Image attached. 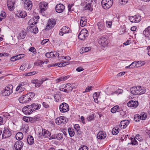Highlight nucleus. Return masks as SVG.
<instances>
[{"label":"nucleus","mask_w":150,"mask_h":150,"mask_svg":"<svg viewBox=\"0 0 150 150\" xmlns=\"http://www.w3.org/2000/svg\"><path fill=\"white\" fill-rule=\"evenodd\" d=\"M108 40L106 37L103 36L100 38L98 40V43L103 46L105 47L108 44Z\"/></svg>","instance_id":"nucleus-11"},{"label":"nucleus","mask_w":150,"mask_h":150,"mask_svg":"<svg viewBox=\"0 0 150 150\" xmlns=\"http://www.w3.org/2000/svg\"><path fill=\"white\" fill-rule=\"evenodd\" d=\"M62 123L61 119L60 118V117H57V125H59Z\"/></svg>","instance_id":"nucleus-58"},{"label":"nucleus","mask_w":150,"mask_h":150,"mask_svg":"<svg viewBox=\"0 0 150 150\" xmlns=\"http://www.w3.org/2000/svg\"><path fill=\"white\" fill-rule=\"evenodd\" d=\"M30 28L32 29V31H31L32 32L34 33H36L38 32V29L37 27H35V28H33L31 26Z\"/></svg>","instance_id":"nucleus-45"},{"label":"nucleus","mask_w":150,"mask_h":150,"mask_svg":"<svg viewBox=\"0 0 150 150\" xmlns=\"http://www.w3.org/2000/svg\"><path fill=\"white\" fill-rule=\"evenodd\" d=\"M63 135L62 133H59L57 134V139L59 140H62L63 138Z\"/></svg>","instance_id":"nucleus-44"},{"label":"nucleus","mask_w":150,"mask_h":150,"mask_svg":"<svg viewBox=\"0 0 150 150\" xmlns=\"http://www.w3.org/2000/svg\"><path fill=\"white\" fill-rule=\"evenodd\" d=\"M23 112L26 115H29L32 113L33 111L30 105L24 107L22 109Z\"/></svg>","instance_id":"nucleus-13"},{"label":"nucleus","mask_w":150,"mask_h":150,"mask_svg":"<svg viewBox=\"0 0 150 150\" xmlns=\"http://www.w3.org/2000/svg\"><path fill=\"white\" fill-rule=\"evenodd\" d=\"M60 118L61 119L62 123H66V118L64 117L63 116L60 117Z\"/></svg>","instance_id":"nucleus-56"},{"label":"nucleus","mask_w":150,"mask_h":150,"mask_svg":"<svg viewBox=\"0 0 150 150\" xmlns=\"http://www.w3.org/2000/svg\"><path fill=\"white\" fill-rule=\"evenodd\" d=\"M106 23L108 27L111 28V27L112 22L111 21H107Z\"/></svg>","instance_id":"nucleus-60"},{"label":"nucleus","mask_w":150,"mask_h":150,"mask_svg":"<svg viewBox=\"0 0 150 150\" xmlns=\"http://www.w3.org/2000/svg\"><path fill=\"white\" fill-rule=\"evenodd\" d=\"M74 128L77 131L78 134H81V132L79 131V126L78 124H75L74 126Z\"/></svg>","instance_id":"nucleus-42"},{"label":"nucleus","mask_w":150,"mask_h":150,"mask_svg":"<svg viewBox=\"0 0 150 150\" xmlns=\"http://www.w3.org/2000/svg\"><path fill=\"white\" fill-rule=\"evenodd\" d=\"M84 70V69L83 68H82L81 67H78L76 69V71L78 72Z\"/></svg>","instance_id":"nucleus-64"},{"label":"nucleus","mask_w":150,"mask_h":150,"mask_svg":"<svg viewBox=\"0 0 150 150\" xmlns=\"http://www.w3.org/2000/svg\"><path fill=\"white\" fill-rule=\"evenodd\" d=\"M91 49L90 47H82V51L83 52H86L88 51Z\"/></svg>","instance_id":"nucleus-49"},{"label":"nucleus","mask_w":150,"mask_h":150,"mask_svg":"<svg viewBox=\"0 0 150 150\" xmlns=\"http://www.w3.org/2000/svg\"><path fill=\"white\" fill-rule=\"evenodd\" d=\"M43 63L42 61L40 60H38L36 61L34 63L35 65L38 66L42 64Z\"/></svg>","instance_id":"nucleus-47"},{"label":"nucleus","mask_w":150,"mask_h":150,"mask_svg":"<svg viewBox=\"0 0 150 150\" xmlns=\"http://www.w3.org/2000/svg\"><path fill=\"white\" fill-rule=\"evenodd\" d=\"M135 139H136L140 141L142 139V138L141 136L139 134H137L135 137Z\"/></svg>","instance_id":"nucleus-62"},{"label":"nucleus","mask_w":150,"mask_h":150,"mask_svg":"<svg viewBox=\"0 0 150 150\" xmlns=\"http://www.w3.org/2000/svg\"><path fill=\"white\" fill-rule=\"evenodd\" d=\"M119 128L118 126H116L112 129V134L114 135H116L119 133Z\"/></svg>","instance_id":"nucleus-31"},{"label":"nucleus","mask_w":150,"mask_h":150,"mask_svg":"<svg viewBox=\"0 0 150 150\" xmlns=\"http://www.w3.org/2000/svg\"><path fill=\"white\" fill-rule=\"evenodd\" d=\"M37 73V72L36 71H33L32 72H29L26 74H24V75L25 76H29L35 75V74H36Z\"/></svg>","instance_id":"nucleus-46"},{"label":"nucleus","mask_w":150,"mask_h":150,"mask_svg":"<svg viewBox=\"0 0 150 150\" xmlns=\"http://www.w3.org/2000/svg\"><path fill=\"white\" fill-rule=\"evenodd\" d=\"M29 51L33 52L34 54L36 53V49L34 47H31L29 49Z\"/></svg>","instance_id":"nucleus-52"},{"label":"nucleus","mask_w":150,"mask_h":150,"mask_svg":"<svg viewBox=\"0 0 150 150\" xmlns=\"http://www.w3.org/2000/svg\"><path fill=\"white\" fill-rule=\"evenodd\" d=\"M13 86L12 85L9 84L5 87L2 91V95L4 96H8L11 94L13 92Z\"/></svg>","instance_id":"nucleus-3"},{"label":"nucleus","mask_w":150,"mask_h":150,"mask_svg":"<svg viewBox=\"0 0 150 150\" xmlns=\"http://www.w3.org/2000/svg\"><path fill=\"white\" fill-rule=\"evenodd\" d=\"M87 119L88 121H90L91 120H93L94 119V114H92L89 116L88 118H87Z\"/></svg>","instance_id":"nucleus-50"},{"label":"nucleus","mask_w":150,"mask_h":150,"mask_svg":"<svg viewBox=\"0 0 150 150\" xmlns=\"http://www.w3.org/2000/svg\"><path fill=\"white\" fill-rule=\"evenodd\" d=\"M23 120L26 122H28L30 120V118L28 117H23Z\"/></svg>","instance_id":"nucleus-63"},{"label":"nucleus","mask_w":150,"mask_h":150,"mask_svg":"<svg viewBox=\"0 0 150 150\" xmlns=\"http://www.w3.org/2000/svg\"><path fill=\"white\" fill-rule=\"evenodd\" d=\"M138 101L131 100L128 102L127 105L130 107L136 108L138 106Z\"/></svg>","instance_id":"nucleus-19"},{"label":"nucleus","mask_w":150,"mask_h":150,"mask_svg":"<svg viewBox=\"0 0 150 150\" xmlns=\"http://www.w3.org/2000/svg\"><path fill=\"white\" fill-rule=\"evenodd\" d=\"M85 18L82 17L80 21V24L81 26L82 27H83L85 26L86 24V23L87 22L85 21Z\"/></svg>","instance_id":"nucleus-38"},{"label":"nucleus","mask_w":150,"mask_h":150,"mask_svg":"<svg viewBox=\"0 0 150 150\" xmlns=\"http://www.w3.org/2000/svg\"><path fill=\"white\" fill-rule=\"evenodd\" d=\"M34 93L31 92L28 93L25 95H23L19 98L20 103H27L31 100L35 96Z\"/></svg>","instance_id":"nucleus-1"},{"label":"nucleus","mask_w":150,"mask_h":150,"mask_svg":"<svg viewBox=\"0 0 150 150\" xmlns=\"http://www.w3.org/2000/svg\"><path fill=\"white\" fill-rule=\"evenodd\" d=\"M27 33L26 32L23 31L19 34L18 38V39H24Z\"/></svg>","instance_id":"nucleus-28"},{"label":"nucleus","mask_w":150,"mask_h":150,"mask_svg":"<svg viewBox=\"0 0 150 150\" xmlns=\"http://www.w3.org/2000/svg\"><path fill=\"white\" fill-rule=\"evenodd\" d=\"M15 2L12 0H7V5L9 10L12 11L14 10V5Z\"/></svg>","instance_id":"nucleus-18"},{"label":"nucleus","mask_w":150,"mask_h":150,"mask_svg":"<svg viewBox=\"0 0 150 150\" xmlns=\"http://www.w3.org/2000/svg\"><path fill=\"white\" fill-rule=\"evenodd\" d=\"M143 34L145 36L146 39L150 40V26H149L145 29L143 32Z\"/></svg>","instance_id":"nucleus-16"},{"label":"nucleus","mask_w":150,"mask_h":150,"mask_svg":"<svg viewBox=\"0 0 150 150\" xmlns=\"http://www.w3.org/2000/svg\"><path fill=\"white\" fill-rule=\"evenodd\" d=\"M38 23L37 20L35 21L34 18H32L30 19L28 22V24L30 25H34Z\"/></svg>","instance_id":"nucleus-33"},{"label":"nucleus","mask_w":150,"mask_h":150,"mask_svg":"<svg viewBox=\"0 0 150 150\" xmlns=\"http://www.w3.org/2000/svg\"><path fill=\"white\" fill-rule=\"evenodd\" d=\"M137 64L136 62H133L129 66L126 67V68H133L137 67Z\"/></svg>","instance_id":"nucleus-32"},{"label":"nucleus","mask_w":150,"mask_h":150,"mask_svg":"<svg viewBox=\"0 0 150 150\" xmlns=\"http://www.w3.org/2000/svg\"><path fill=\"white\" fill-rule=\"evenodd\" d=\"M59 110L62 112H65L69 111V106L67 103H63L61 104L59 106Z\"/></svg>","instance_id":"nucleus-7"},{"label":"nucleus","mask_w":150,"mask_h":150,"mask_svg":"<svg viewBox=\"0 0 150 150\" xmlns=\"http://www.w3.org/2000/svg\"><path fill=\"white\" fill-rule=\"evenodd\" d=\"M98 26L99 30L100 31L104 30L105 28L103 24L100 22L98 23Z\"/></svg>","instance_id":"nucleus-40"},{"label":"nucleus","mask_w":150,"mask_h":150,"mask_svg":"<svg viewBox=\"0 0 150 150\" xmlns=\"http://www.w3.org/2000/svg\"><path fill=\"white\" fill-rule=\"evenodd\" d=\"M24 4V7L25 9L28 11L31 9L33 6V4L31 1L29 0H25Z\"/></svg>","instance_id":"nucleus-8"},{"label":"nucleus","mask_w":150,"mask_h":150,"mask_svg":"<svg viewBox=\"0 0 150 150\" xmlns=\"http://www.w3.org/2000/svg\"><path fill=\"white\" fill-rule=\"evenodd\" d=\"M130 139L131 140V144L133 145H135L137 144V142L135 138L131 137Z\"/></svg>","instance_id":"nucleus-41"},{"label":"nucleus","mask_w":150,"mask_h":150,"mask_svg":"<svg viewBox=\"0 0 150 150\" xmlns=\"http://www.w3.org/2000/svg\"><path fill=\"white\" fill-rule=\"evenodd\" d=\"M47 79L46 78H42L40 80H38V79H37L35 86L38 87L40 86L43 82L46 81Z\"/></svg>","instance_id":"nucleus-26"},{"label":"nucleus","mask_w":150,"mask_h":150,"mask_svg":"<svg viewBox=\"0 0 150 150\" xmlns=\"http://www.w3.org/2000/svg\"><path fill=\"white\" fill-rule=\"evenodd\" d=\"M64 8V6L62 4H57V13H62Z\"/></svg>","instance_id":"nucleus-23"},{"label":"nucleus","mask_w":150,"mask_h":150,"mask_svg":"<svg viewBox=\"0 0 150 150\" xmlns=\"http://www.w3.org/2000/svg\"><path fill=\"white\" fill-rule=\"evenodd\" d=\"M106 136L105 133L102 131H100L98 132L97 135V137L98 139H105Z\"/></svg>","instance_id":"nucleus-22"},{"label":"nucleus","mask_w":150,"mask_h":150,"mask_svg":"<svg viewBox=\"0 0 150 150\" xmlns=\"http://www.w3.org/2000/svg\"><path fill=\"white\" fill-rule=\"evenodd\" d=\"M141 119L140 115L138 114L134 115V120L136 122L139 121Z\"/></svg>","instance_id":"nucleus-43"},{"label":"nucleus","mask_w":150,"mask_h":150,"mask_svg":"<svg viewBox=\"0 0 150 150\" xmlns=\"http://www.w3.org/2000/svg\"><path fill=\"white\" fill-rule=\"evenodd\" d=\"M50 135V133L49 132L43 129H42V132L39 133L38 134V137L40 139H42L43 137L48 138Z\"/></svg>","instance_id":"nucleus-6"},{"label":"nucleus","mask_w":150,"mask_h":150,"mask_svg":"<svg viewBox=\"0 0 150 150\" xmlns=\"http://www.w3.org/2000/svg\"><path fill=\"white\" fill-rule=\"evenodd\" d=\"M130 91L131 93L134 95H141L144 93L146 92L145 89L141 86L132 87Z\"/></svg>","instance_id":"nucleus-2"},{"label":"nucleus","mask_w":150,"mask_h":150,"mask_svg":"<svg viewBox=\"0 0 150 150\" xmlns=\"http://www.w3.org/2000/svg\"><path fill=\"white\" fill-rule=\"evenodd\" d=\"M113 4L112 0H102L101 5L103 8L105 9L109 8Z\"/></svg>","instance_id":"nucleus-4"},{"label":"nucleus","mask_w":150,"mask_h":150,"mask_svg":"<svg viewBox=\"0 0 150 150\" xmlns=\"http://www.w3.org/2000/svg\"><path fill=\"white\" fill-rule=\"evenodd\" d=\"M129 121L128 120H124L121 121L120 126L122 129H125L129 125Z\"/></svg>","instance_id":"nucleus-20"},{"label":"nucleus","mask_w":150,"mask_h":150,"mask_svg":"<svg viewBox=\"0 0 150 150\" xmlns=\"http://www.w3.org/2000/svg\"><path fill=\"white\" fill-rule=\"evenodd\" d=\"M141 19V16L137 15L134 16H131L129 18L130 21L132 23L139 22L140 21Z\"/></svg>","instance_id":"nucleus-15"},{"label":"nucleus","mask_w":150,"mask_h":150,"mask_svg":"<svg viewBox=\"0 0 150 150\" xmlns=\"http://www.w3.org/2000/svg\"><path fill=\"white\" fill-rule=\"evenodd\" d=\"M24 56V54H19L16 56V59L17 60L21 59L23 58Z\"/></svg>","instance_id":"nucleus-55"},{"label":"nucleus","mask_w":150,"mask_h":150,"mask_svg":"<svg viewBox=\"0 0 150 150\" xmlns=\"http://www.w3.org/2000/svg\"><path fill=\"white\" fill-rule=\"evenodd\" d=\"M63 51H62V52H60V53H57L58 55V60L59 61H63V60L65 59H66V57H64V56H63V54H62L63 53Z\"/></svg>","instance_id":"nucleus-27"},{"label":"nucleus","mask_w":150,"mask_h":150,"mask_svg":"<svg viewBox=\"0 0 150 150\" xmlns=\"http://www.w3.org/2000/svg\"><path fill=\"white\" fill-rule=\"evenodd\" d=\"M23 143L22 141L16 142L14 145V147L17 150H21L23 146Z\"/></svg>","instance_id":"nucleus-17"},{"label":"nucleus","mask_w":150,"mask_h":150,"mask_svg":"<svg viewBox=\"0 0 150 150\" xmlns=\"http://www.w3.org/2000/svg\"><path fill=\"white\" fill-rule=\"evenodd\" d=\"M91 86H88L86 89L85 91L83 92V93H84L86 92H88L92 90Z\"/></svg>","instance_id":"nucleus-54"},{"label":"nucleus","mask_w":150,"mask_h":150,"mask_svg":"<svg viewBox=\"0 0 150 150\" xmlns=\"http://www.w3.org/2000/svg\"><path fill=\"white\" fill-rule=\"evenodd\" d=\"M79 150H88V148L87 146H83L82 147L80 148Z\"/></svg>","instance_id":"nucleus-59"},{"label":"nucleus","mask_w":150,"mask_h":150,"mask_svg":"<svg viewBox=\"0 0 150 150\" xmlns=\"http://www.w3.org/2000/svg\"><path fill=\"white\" fill-rule=\"evenodd\" d=\"M28 144L30 145L33 144L34 142V139L32 136L28 135L27 139Z\"/></svg>","instance_id":"nucleus-25"},{"label":"nucleus","mask_w":150,"mask_h":150,"mask_svg":"<svg viewBox=\"0 0 150 150\" xmlns=\"http://www.w3.org/2000/svg\"><path fill=\"white\" fill-rule=\"evenodd\" d=\"M25 89L24 87L18 86L16 88V90L17 91H18L19 93H21Z\"/></svg>","instance_id":"nucleus-36"},{"label":"nucleus","mask_w":150,"mask_h":150,"mask_svg":"<svg viewBox=\"0 0 150 150\" xmlns=\"http://www.w3.org/2000/svg\"><path fill=\"white\" fill-rule=\"evenodd\" d=\"M92 2H88V3L86 4L85 6L84 9L85 10H88L90 11H92L93 9L91 7V3Z\"/></svg>","instance_id":"nucleus-30"},{"label":"nucleus","mask_w":150,"mask_h":150,"mask_svg":"<svg viewBox=\"0 0 150 150\" xmlns=\"http://www.w3.org/2000/svg\"><path fill=\"white\" fill-rule=\"evenodd\" d=\"M73 5V4L69 5L68 6V8L69 11H74L73 9H71L72 6Z\"/></svg>","instance_id":"nucleus-61"},{"label":"nucleus","mask_w":150,"mask_h":150,"mask_svg":"<svg viewBox=\"0 0 150 150\" xmlns=\"http://www.w3.org/2000/svg\"><path fill=\"white\" fill-rule=\"evenodd\" d=\"M88 35V31L86 29L81 30L78 36V38L81 40H84Z\"/></svg>","instance_id":"nucleus-5"},{"label":"nucleus","mask_w":150,"mask_h":150,"mask_svg":"<svg viewBox=\"0 0 150 150\" xmlns=\"http://www.w3.org/2000/svg\"><path fill=\"white\" fill-rule=\"evenodd\" d=\"M140 116L141 120H145L147 117L146 113L145 112H143L141 113L140 115H139Z\"/></svg>","instance_id":"nucleus-34"},{"label":"nucleus","mask_w":150,"mask_h":150,"mask_svg":"<svg viewBox=\"0 0 150 150\" xmlns=\"http://www.w3.org/2000/svg\"><path fill=\"white\" fill-rule=\"evenodd\" d=\"M72 85L70 83H67L65 84V87L69 91V92H71L72 91L73 89V87H71Z\"/></svg>","instance_id":"nucleus-35"},{"label":"nucleus","mask_w":150,"mask_h":150,"mask_svg":"<svg viewBox=\"0 0 150 150\" xmlns=\"http://www.w3.org/2000/svg\"><path fill=\"white\" fill-rule=\"evenodd\" d=\"M33 112L39 110L40 108V105L37 103H33L30 105Z\"/></svg>","instance_id":"nucleus-24"},{"label":"nucleus","mask_w":150,"mask_h":150,"mask_svg":"<svg viewBox=\"0 0 150 150\" xmlns=\"http://www.w3.org/2000/svg\"><path fill=\"white\" fill-rule=\"evenodd\" d=\"M70 28L66 26H64L61 28L59 30V34L62 36L64 34L69 33L71 32Z\"/></svg>","instance_id":"nucleus-9"},{"label":"nucleus","mask_w":150,"mask_h":150,"mask_svg":"<svg viewBox=\"0 0 150 150\" xmlns=\"http://www.w3.org/2000/svg\"><path fill=\"white\" fill-rule=\"evenodd\" d=\"M96 93H94L93 95V98L94 101L96 103H98V97L96 96Z\"/></svg>","instance_id":"nucleus-48"},{"label":"nucleus","mask_w":150,"mask_h":150,"mask_svg":"<svg viewBox=\"0 0 150 150\" xmlns=\"http://www.w3.org/2000/svg\"><path fill=\"white\" fill-rule=\"evenodd\" d=\"M16 137L17 140H21L23 137V133L21 132L17 133L16 134Z\"/></svg>","instance_id":"nucleus-29"},{"label":"nucleus","mask_w":150,"mask_h":150,"mask_svg":"<svg viewBox=\"0 0 150 150\" xmlns=\"http://www.w3.org/2000/svg\"><path fill=\"white\" fill-rule=\"evenodd\" d=\"M3 114V115L4 118L6 117L7 119L10 118V115L8 113H4Z\"/></svg>","instance_id":"nucleus-57"},{"label":"nucleus","mask_w":150,"mask_h":150,"mask_svg":"<svg viewBox=\"0 0 150 150\" xmlns=\"http://www.w3.org/2000/svg\"><path fill=\"white\" fill-rule=\"evenodd\" d=\"M68 132L70 137H73L75 134L74 130L72 129L69 128L68 130Z\"/></svg>","instance_id":"nucleus-39"},{"label":"nucleus","mask_w":150,"mask_h":150,"mask_svg":"<svg viewBox=\"0 0 150 150\" xmlns=\"http://www.w3.org/2000/svg\"><path fill=\"white\" fill-rule=\"evenodd\" d=\"M120 4L124 5L125 4L128 2V0H119Z\"/></svg>","instance_id":"nucleus-51"},{"label":"nucleus","mask_w":150,"mask_h":150,"mask_svg":"<svg viewBox=\"0 0 150 150\" xmlns=\"http://www.w3.org/2000/svg\"><path fill=\"white\" fill-rule=\"evenodd\" d=\"M137 67L142 66L143 65L144 63V62H142L141 61H138L137 62Z\"/></svg>","instance_id":"nucleus-53"},{"label":"nucleus","mask_w":150,"mask_h":150,"mask_svg":"<svg viewBox=\"0 0 150 150\" xmlns=\"http://www.w3.org/2000/svg\"><path fill=\"white\" fill-rule=\"evenodd\" d=\"M48 3L45 2H40L39 4L40 12L42 13L46 10L47 8Z\"/></svg>","instance_id":"nucleus-14"},{"label":"nucleus","mask_w":150,"mask_h":150,"mask_svg":"<svg viewBox=\"0 0 150 150\" xmlns=\"http://www.w3.org/2000/svg\"><path fill=\"white\" fill-rule=\"evenodd\" d=\"M48 23L46 27L45 30H48L53 27L56 24V21L54 19H52L49 20Z\"/></svg>","instance_id":"nucleus-10"},{"label":"nucleus","mask_w":150,"mask_h":150,"mask_svg":"<svg viewBox=\"0 0 150 150\" xmlns=\"http://www.w3.org/2000/svg\"><path fill=\"white\" fill-rule=\"evenodd\" d=\"M16 15L18 17L24 18L26 16L27 14L25 11H17Z\"/></svg>","instance_id":"nucleus-21"},{"label":"nucleus","mask_w":150,"mask_h":150,"mask_svg":"<svg viewBox=\"0 0 150 150\" xmlns=\"http://www.w3.org/2000/svg\"><path fill=\"white\" fill-rule=\"evenodd\" d=\"M11 135V133L9 129L7 128H5L2 135V138L4 139L10 137Z\"/></svg>","instance_id":"nucleus-12"},{"label":"nucleus","mask_w":150,"mask_h":150,"mask_svg":"<svg viewBox=\"0 0 150 150\" xmlns=\"http://www.w3.org/2000/svg\"><path fill=\"white\" fill-rule=\"evenodd\" d=\"M119 106L118 105H116L111 109V112L112 113H115L116 111H117V110H119Z\"/></svg>","instance_id":"nucleus-37"}]
</instances>
